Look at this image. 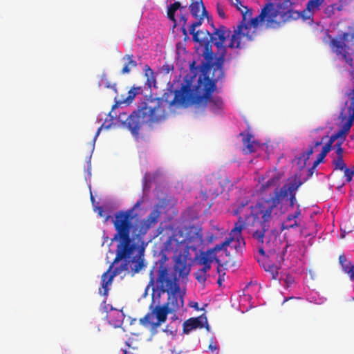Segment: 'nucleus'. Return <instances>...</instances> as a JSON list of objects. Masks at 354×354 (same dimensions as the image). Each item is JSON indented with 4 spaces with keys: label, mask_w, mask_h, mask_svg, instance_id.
<instances>
[{
    "label": "nucleus",
    "mask_w": 354,
    "mask_h": 354,
    "mask_svg": "<svg viewBox=\"0 0 354 354\" xmlns=\"http://www.w3.org/2000/svg\"><path fill=\"white\" fill-rule=\"evenodd\" d=\"M257 227H259V229H257L253 232V236L261 243L263 242V239L265 238V234L267 231L269 230L270 225H256Z\"/></svg>",
    "instance_id": "c9c22d12"
},
{
    "label": "nucleus",
    "mask_w": 354,
    "mask_h": 354,
    "mask_svg": "<svg viewBox=\"0 0 354 354\" xmlns=\"http://www.w3.org/2000/svg\"><path fill=\"white\" fill-rule=\"evenodd\" d=\"M197 27L198 26L194 23V21H192L188 25L187 31L189 32V35H192L193 41H196V39H198V36L200 35V34L204 33V31L202 30H196Z\"/></svg>",
    "instance_id": "37998d69"
},
{
    "label": "nucleus",
    "mask_w": 354,
    "mask_h": 354,
    "mask_svg": "<svg viewBox=\"0 0 354 354\" xmlns=\"http://www.w3.org/2000/svg\"><path fill=\"white\" fill-rule=\"evenodd\" d=\"M198 218V212L189 207L180 217L171 218L168 222H161L159 227L153 232L152 236L156 238L162 232H169L189 245L192 251H196L203 244V227L199 223H194Z\"/></svg>",
    "instance_id": "7ed1b4c3"
},
{
    "label": "nucleus",
    "mask_w": 354,
    "mask_h": 354,
    "mask_svg": "<svg viewBox=\"0 0 354 354\" xmlns=\"http://www.w3.org/2000/svg\"><path fill=\"white\" fill-rule=\"evenodd\" d=\"M218 55L213 53V56L205 59L210 65L212 77L215 83H218L225 75L224 64L226 62V49L217 50Z\"/></svg>",
    "instance_id": "dca6fc26"
},
{
    "label": "nucleus",
    "mask_w": 354,
    "mask_h": 354,
    "mask_svg": "<svg viewBox=\"0 0 354 354\" xmlns=\"http://www.w3.org/2000/svg\"><path fill=\"white\" fill-rule=\"evenodd\" d=\"M202 3L203 2L201 1L199 2L198 1L194 0L189 5V8L193 18L197 19V17H198L201 10V5L202 6Z\"/></svg>",
    "instance_id": "ea45409f"
},
{
    "label": "nucleus",
    "mask_w": 354,
    "mask_h": 354,
    "mask_svg": "<svg viewBox=\"0 0 354 354\" xmlns=\"http://www.w3.org/2000/svg\"><path fill=\"white\" fill-rule=\"evenodd\" d=\"M154 317H156L155 311L151 310V312L147 313L144 317L141 318L140 322L144 326H148L153 322L151 319Z\"/></svg>",
    "instance_id": "a18cd8bd"
},
{
    "label": "nucleus",
    "mask_w": 354,
    "mask_h": 354,
    "mask_svg": "<svg viewBox=\"0 0 354 354\" xmlns=\"http://www.w3.org/2000/svg\"><path fill=\"white\" fill-rule=\"evenodd\" d=\"M253 10L251 7H245V10H241L242 19L234 26V39H242L246 37L249 41L254 40L257 30L265 24L266 29H278L285 25L283 19L269 0L261 8V11L254 17H252Z\"/></svg>",
    "instance_id": "20e7f679"
},
{
    "label": "nucleus",
    "mask_w": 354,
    "mask_h": 354,
    "mask_svg": "<svg viewBox=\"0 0 354 354\" xmlns=\"http://www.w3.org/2000/svg\"><path fill=\"white\" fill-rule=\"evenodd\" d=\"M231 237H232V239H231V243H232V241H235V242H236V243H237V245H234V248H235L236 250H238V248H240L241 247V245H242L243 247H245V244H246V243H245V238L243 236V235H242V234H241V238H238V239H237V238L235 236V235H233V236H232V232H230V234H229V236H228L227 238H231Z\"/></svg>",
    "instance_id": "09e8293b"
},
{
    "label": "nucleus",
    "mask_w": 354,
    "mask_h": 354,
    "mask_svg": "<svg viewBox=\"0 0 354 354\" xmlns=\"http://www.w3.org/2000/svg\"><path fill=\"white\" fill-rule=\"evenodd\" d=\"M323 145V139L313 141L301 153L306 157V160H308L313 154L315 149Z\"/></svg>",
    "instance_id": "f704fd0d"
},
{
    "label": "nucleus",
    "mask_w": 354,
    "mask_h": 354,
    "mask_svg": "<svg viewBox=\"0 0 354 354\" xmlns=\"http://www.w3.org/2000/svg\"><path fill=\"white\" fill-rule=\"evenodd\" d=\"M201 328H205L207 332H211V327L208 323V320H207L205 313V317L203 319V322H202V324L201 326Z\"/></svg>",
    "instance_id": "0e129e2a"
},
{
    "label": "nucleus",
    "mask_w": 354,
    "mask_h": 354,
    "mask_svg": "<svg viewBox=\"0 0 354 354\" xmlns=\"http://www.w3.org/2000/svg\"><path fill=\"white\" fill-rule=\"evenodd\" d=\"M160 173L158 170L153 172L146 171L142 178V195L136 203L128 209L115 211L110 205H98L93 196L90 185V201L93 211L97 216L104 218V223L113 225L115 233L111 238V243L116 242L117 247L139 248V254L143 253L147 243L142 240L148 230L156 225L162 214H167L174 206L171 197L165 188L156 185L153 194L157 200L153 209L146 218L141 219L139 211L142 205L150 201L152 185L156 183Z\"/></svg>",
    "instance_id": "f257e3e1"
},
{
    "label": "nucleus",
    "mask_w": 354,
    "mask_h": 354,
    "mask_svg": "<svg viewBox=\"0 0 354 354\" xmlns=\"http://www.w3.org/2000/svg\"><path fill=\"white\" fill-rule=\"evenodd\" d=\"M216 239V236L214 234H209L206 236V239H204L203 234L202 233V239H203V244L198 247L197 250L196 251H194V252H197L199 250V248H203L205 245L212 243L214 239Z\"/></svg>",
    "instance_id": "8fccbe9b"
},
{
    "label": "nucleus",
    "mask_w": 354,
    "mask_h": 354,
    "mask_svg": "<svg viewBox=\"0 0 354 354\" xmlns=\"http://www.w3.org/2000/svg\"><path fill=\"white\" fill-rule=\"evenodd\" d=\"M181 277L180 276L174 275L167 283V301L171 304V308L175 309V311L178 310V300L183 291L180 288V281Z\"/></svg>",
    "instance_id": "a211bd4d"
},
{
    "label": "nucleus",
    "mask_w": 354,
    "mask_h": 354,
    "mask_svg": "<svg viewBox=\"0 0 354 354\" xmlns=\"http://www.w3.org/2000/svg\"><path fill=\"white\" fill-rule=\"evenodd\" d=\"M295 207L296 209L295 211L292 213L288 214L285 219L282 221L281 225V230L282 231L285 230L293 229L300 225L299 223L297 221V218L301 214V209L300 208V205L297 201L292 207H288L287 209V212L290 209H292Z\"/></svg>",
    "instance_id": "5701e85b"
},
{
    "label": "nucleus",
    "mask_w": 354,
    "mask_h": 354,
    "mask_svg": "<svg viewBox=\"0 0 354 354\" xmlns=\"http://www.w3.org/2000/svg\"><path fill=\"white\" fill-rule=\"evenodd\" d=\"M216 11H217V14L219 16V17H221L222 19H225L226 17L225 10H224V8L222 6V5H221L219 3L216 4Z\"/></svg>",
    "instance_id": "680f3d73"
},
{
    "label": "nucleus",
    "mask_w": 354,
    "mask_h": 354,
    "mask_svg": "<svg viewBox=\"0 0 354 354\" xmlns=\"http://www.w3.org/2000/svg\"><path fill=\"white\" fill-rule=\"evenodd\" d=\"M339 263L342 271L348 274L351 281L354 282V264L353 262L348 260L346 257L342 254L339 257Z\"/></svg>",
    "instance_id": "2f4dec72"
},
{
    "label": "nucleus",
    "mask_w": 354,
    "mask_h": 354,
    "mask_svg": "<svg viewBox=\"0 0 354 354\" xmlns=\"http://www.w3.org/2000/svg\"><path fill=\"white\" fill-rule=\"evenodd\" d=\"M186 9V6L181 5L180 1H175L167 6V17L173 23V28L178 26V10L180 12Z\"/></svg>",
    "instance_id": "bb28decb"
},
{
    "label": "nucleus",
    "mask_w": 354,
    "mask_h": 354,
    "mask_svg": "<svg viewBox=\"0 0 354 354\" xmlns=\"http://www.w3.org/2000/svg\"><path fill=\"white\" fill-rule=\"evenodd\" d=\"M251 199L249 197H245L237 199L231 205V213L233 216H245L250 214Z\"/></svg>",
    "instance_id": "a878e982"
},
{
    "label": "nucleus",
    "mask_w": 354,
    "mask_h": 354,
    "mask_svg": "<svg viewBox=\"0 0 354 354\" xmlns=\"http://www.w3.org/2000/svg\"><path fill=\"white\" fill-rule=\"evenodd\" d=\"M330 152V151L322 147V150L317 155L315 160L313 162V165L317 167L319 165L324 163L325 162L327 154Z\"/></svg>",
    "instance_id": "a19ab883"
},
{
    "label": "nucleus",
    "mask_w": 354,
    "mask_h": 354,
    "mask_svg": "<svg viewBox=\"0 0 354 354\" xmlns=\"http://www.w3.org/2000/svg\"><path fill=\"white\" fill-rule=\"evenodd\" d=\"M155 311L156 322L153 324L154 327H159L162 324L167 321V317L169 314L174 313L175 309L169 306V302L167 301L163 304H157L154 306V309H150Z\"/></svg>",
    "instance_id": "b1692460"
},
{
    "label": "nucleus",
    "mask_w": 354,
    "mask_h": 354,
    "mask_svg": "<svg viewBox=\"0 0 354 354\" xmlns=\"http://www.w3.org/2000/svg\"><path fill=\"white\" fill-rule=\"evenodd\" d=\"M332 164L335 170L344 171L348 167L343 160V156H337V158L332 161Z\"/></svg>",
    "instance_id": "79ce46f5"
},
{
    "label": "nucleus",
    "mask_w": 354,
    "mask_h": 354,
    "mask_svg": "<svg viewBox=\"0 0 354 354\" xmlns=\"http://www.w3.org/2000/svg\"><path fill=\"white\" fill-rule=\"evenodd\" d=\"M344 178L346 183H349L353 180L354 177V167H347L345 170H344Z\"/></svg>",
    "instance_id": "3c124183"
},
{
    "label": "nucleus",
    "mask_w": 354,
    "mask_h": 354,
    "mask_svg": "<svg viewBox=\"0 0 354 354\" xmlns=\"http://www.w3.org/2000/svg\"><path fill=\"white\" fill-rule=\"evenodd\" d=\"M206 34L208 36L205 35L203 37H200V35H198V39L193 41L196 44H198V46L197 47L198 54L201 55L205 59H208L209 57H212L213 56V51L212 49L213 40H212L211 32L206 30Z\"/></svg>",
    "instance_id": "aec40b11"
},
{
    "label": "nucleus",
    "mask_w": 354,
    "mask_h": 354,
    "mask_svg": "<svg viewBox=\"0 0 354 354\" xmlns=\"http://www.w3.org/2000/svg\"><path fill=\"white\" fill-rule=\"evenodd\" d=\"M225 268H216V272L218 274L217 284L219 287H221L223 282L225 281Z\"/></svg>",
    "instance_id": "864d4df0"
},
{
    "label": "nucleus",
    "mask_w": 354,
    "mask_h": 354,
    "mask_svg": "<svg viewBox=\"0 0 354 354\" xmlns=\"http://www.w3.org/2000/svg\"><path fill=\"white\" fill-rule=\"evenodd\" d=\"M114 104L111 107V110L106 115V118L104 122H112V128L121 127L128 129L136 141H139L140 139V131L141 129V125L140 122H136V120L133 121L130 119V114L125 120L121 119V113L118 115L115 111L116 109H113Z\"/></svg>",
    "instance_id": "9b49d317"
},
{
    "label": "nucleus",
    "mask_w": 354,
    "mask_h": 354,
    "mask_svg": "<svg viewBox=\"0 0 354 354\" xmlns=\"http://www.w3.org/2000/svg\"><path fill=\"white\" fill-rule=\"evenodd\" d=\"M254 138L252 133H248L245 138H243V142L245 147V151L246 153H252L257 151H262L265 152V156L269 158V146L266 142L261 143L259 140H252Z\"/></svg>",
    "instance_id": "412c9836"
},
{
    "label": "nucleus",
    "mask_w": 354,
    "mask_h": 354,
    "mask_svg": "<svg viewBox=\"0 0 354 354\" xmlns=\"http://www.w3.org/2000/svg\"><path fill=\"white\" fill-rule=\"evenodd\" d=\"M238 217L237 222L235 223L234 227L231 230L232 236L235 235L238 238H241V232L248 225H252V219L249 214L243 216H236Z\"/></svg>",
    "instance_id": "c85d7f7f"
},
{
    "label": "nucleus",
    "mask_w": 354,
    "mask_h": 354,
    "mask_svg": "<svg viewBox=\"0 0 354 354\" xmlns=\"http://www.w3.org/2000/svg\"><path fill=\"white\" fill-rule=\"evenodd\" d=\"M212 262H210L209 261H207V262H205L204 263L201 264L202 268H200V270L203 273H208V272L212 268Z\"/></svg>",
    "instance_id": "4d7b16f0"
},
{
    "label": "nucleus",
    "mask_w": 354,
    "mask_h": 354,
    "mask_svg": "<svg viewBox=\"0 0 354 354\" xmlns=\"http://www.w3.org/2000/svg\"><path fill=\"white\" fill-rule=\"evenodd\" d=\"M158 236L160 242L155 245L153 252L160 259L150 271V284L155 283V274L165 277L180 276L183 283L187 282L193 264L191 247L169 232H162Z\"/></svg>",
    "instance_id": "f03ea898"
},
{
    "label": "nucleus",
    "mask_w": 354,
    "mask_h": 354,
    "mask_svg": "<svg viewBox=\"0 0 354 354\" xmlns=\"http://www.w3.org/2000/svg\"><path fill=\"white\" fill-rule=\"evenodd\" d=\"M231 238H225V239L220 243L216 244L214 246L212 247V252H214L216 254L221 251L225 250L227 252V247L231 244Z\"/></svg>",
    "instance_id": "58836bf2"
},
{
    "label": "nucleus",
    "mask_w": 354,
    "mask_h": 354,
    "mask_svg": "<svg viewBox=\"0 0 354 354\" xmlns=\"http://www.w3.org/2000/svg\"><path fill=\"white\" fill-rule=\"evenodd\" d=\"M136 251L139 252V248H120L117 247L115 250L116 257L113 261V263L121 262L120 265L113 268L111 271V279H114L116 276L119 275L122 271L128 270L129 267L131 266V261L133 260L132 254L136 253Z\"/></svg>",
    "instance_id": "ddd939ff"
},
{
    "label": "nucleus",
    "mask_w": 354,
    "mask_h": 354,
    "mask_svg": "<svg viewBox=\"0 0 354 354\" xmlns=\"http://www.w3.org/2000/svg\"><path fill=\"white\" fill-rule=\"evenodd\" d=\"M294 205L280 187L268 195L259 196L255 204L250 207L252 226L270 225L274 216L286 214L287 209Z\"/></svg>",
    "instance_id": "39448f33"
},
{
    "label": "nucleus",
    "mask_w": 354,
    "mask_h": 354,
    "mask_svg": "<svg viewBox=\"0 0 354 354\" xmlns=\"http://www.w3.org/2000/svg\"><path fill=\"white\" fill-rule=\"evenodd\" d=\"M105 88L112 89L117 95H118V91L117 88L116 83L111 84L109 82H106V83L105 84Z\"/></svg>",
    "instance_id": "774afa93"
},
{
    "label": "nucleus",
    "mask_w": 354,
    "mask_h": 354,
    "mask_svg": "<svg viewBox=\"0 0 354 354\" xmlns=\"http://www.w3.org/2000/svg\"><path fill=\"white\" fill-rule=\"evenodd\" d=\"M348 134L344 135L342 138H339L337 141L334 144L333 150L337 156H343L344 148L342 147L344 142L346 140Z\"/></svg>",
    "instance_id": "4c0bfd02"
},
{
    "label": "nucleus",
    "mask_w": 354,
    "mask_h": 354,
    "mask_svg": "<svg viewBox=\"0 0 354 354\" xmlns=\"http://www.w3.org/2000/svg\"><path fill=\"white\" fill-rule=\"evenodd\" d=\"M176 80L167 83V89L162 97H153L151 92L149 95H143L138 102L136 109L130 113V119L133 121L140 122L141 128L147 123L159 122L166 119L165 111L162 108L164 102H170L168 98L173 94L175 97Z\"/></svg>",
    "instance_id": "0eeeda50"
},
{
    "label": "nucleus",
    "mask_w": 354,
    "mask_h": 354,
    "mask_svg": "<svg viewBox=\"0 0 354 354\" xmlns=\"http://www.w3.org/2000/svg\"><path fill=\"white\" fill-rule=\"evenodd\" d=\"M105 88L112 89L117 95H118V91L117 88L116 83L111 84L109 82H106V83L105 84Z\"/></svg>",
    "instance_id": "338daca9"
},
{
    "label": "nucleus",
    "mask_w": 354,
    "mask_h": 354,
    "mask_svg": "<svg viewBox=\"0 0 354 354\" xmlns=\"http://www.w3.org/2000/svg\"><path fill=\"white\" fill-rule=\"evenodd\" d=\"M325 2L322 0H308L306 3V8L296 12V20L301 19L306 22L309 20L310 25L314 23V15L320 11Z\"/></svg>",
    "instance_id": "f3484780"
},
{
    "label": "nucleus",
    "mask_w": 354,
    "mask_h": 354,
    "mask_svg": "<svg viewBox=\"0 0 354 354\" xmlns=\"http://www.w3.org/2000/svg\"><path fill=\"white\" fill-rule=\"evenodd\" d=\"M204 317L205 313H203L198 317H190L185 320L183 324V333L188 335L192 331L195 330L197 328L201 329V326Z\"/></svg>",
    "instance_id": "cd10ccee"
},
{
    "label": "nucleus",
    "mask_w": 354,
    "mask_h": 354,
    "mask_svg": "<svg viewBox=\"0 0 354 354\" xmlns=\"http://www.w3.org/2000/svg\"><path fill=\"white\" fill-rule=\"evenodd\" d=\"M203 248H200L199 250L196 253V263L198 265H201L205 262H207V258L205 251L203 250Z\"/></svg>",
    "instance_id": "de8ad7c7"
},
{
    "label": "nucleus",
    "mask_w": 354,
    "mask_h": 354,
    "mask_svg": "<svg viewBox=\"0 0 354 354\" xmlns=\"http://www.w3.org/2000/svg\"><path fill=\"white\" fill-rule=\"evenodd\" d=\"M124 317L125 315L122 310L116 309L109 314H107L106 318L110 325L113 326L114 328H119L123 324Z\"/></svg>",
    "instance_id": "c756f323"
},
{
    "label": "nucleus",
    "mask_w": 354,
    "mask_h": 354,
    "mask_svg": "<svg viewBox=\"0 0 354 354\" xmlns=\"http://www.w3.org/2000/svg\"><path fill=\"white\" fill-rule=\"evenodd\" d=\"M138 253V257L135 255V253L132 254L133 256V260L131 261V264H133V266L131 267V270L134 273L139 272L142 269H143L145 267H146V263L145 262L144 259V253L139 254L138 251H136ZM145 252V250L143 251Z\"/></svg>",
    "instance_id": "473e14b6"
},
{
    "label": "nucleus",
    "mask_w": 354,
    "mask_h": 354,
    "mask_svg": "<svg viewBox=\"0 0 354 354\" xmlns=\"http://www.w3.org/2000/svg\"><path fill=\"white\" fill-rule=\"evenodd\" d=\"M279 15V18L286 23L290 20H296L295 10L297 6H301L305 0H269Z\"/></svg>",
    "instance_id": "f8f14e48"
},
{
    "label": "nucleus",
    "mask_w": 354,
    "mask_h": 354,
    "mask_svg": "<svg viewBox=\"0 0 354 354\" xmlns=\"http://www.w3.org/2000/svg\"><path fill=\"white\" fill-rule=\"evenodd\" d=\"M207 261L213 263L214 259L217 256L214 252H212L211 248H209L206 251H205Z\"/></svg>",
    "instance_id": "13d9d810"
},
{
    "label": "nucleus",
    "mask_w": 354,
    "mask_h": 354,
    "mask_svg": "<svg viewBox=\"0 0 354 354\" xmlns=\"http://www.w3.org/2000/svg\"><path fill=\"white\" fill-rule=\"evenodd\" d=\"M188 17H189L188 13H183V12L180 13V20L178 21V24L180 23H182V26L180 27H186L187 22L188 20Z\"/></svg>",
    "instance_id": "bf43d9fd"
},
{
    "label": "nucleus",
    "mask_w": 354,
    "mask_h": 354,
    "mask_svg": "<svg viewBox=\"0 0 354 354\" xmlns=\"http://www.w3.org/2000/svg\"><path fill=\"white\" fill-rule=\"evenodd\" d=\"M218 92L217 83H212L178 103L176 106L183 108L194 106L196 109L202 108L203 109L207 108L214 115L224 116L226 113L224 101L221 97L214 95Z\"/></svg>",
    "instance_id": "6e6552de"
},
{
    "label": "nucleus",
    "mask_w": 354,
    "mask_h": 354,
    "mask_svg": "<svg viewBox=\"0 0 354 354\" xmlns=\"http://www.w3.org/2000/svg\"><path fill=\"white\" fill-rule=\"evenodd\" d=\"M106 297H105V299L103 300V301L101 304V309L103 310V312H105L107 314H109L112 311L115 310L116 308L113 307V306L111 304H106Z\"/></svg>",
    "instance_id": "5fc2aeb1"
},
{
    "label": "nucleus",
    "mask_w": 354,
    "mask_h": 354,
    "mask_svg": "<svg viewBox=\"0 0 354 354\" xmlns=\"http://www.w3.org/2000/svg\"><path fill=\"white\" fill-rule=\"evenodd\" d=\"M185 295V290H183V291L178 298V310L184 306Z\"/></svg>",
    "instance_id": "e2e57ef3"
},
{
    "label": "nucleus",
    "mask_w": 354,
    "mask_h": 354,
    "mask_svg": "<svg viewBox=\"0 0 354 354\" xmlns=\"http://www.w3.org/2000/svg\"><path fill=\"white\" fill-rule=\"evenodd\" d=\"M294 161L297 166L298 170L301 171L306 167L308 160H306V157L301 153L295 156Z\"/></svg>",
    "instance_id": "c03bdc74"
},
{
    "label": "nucleus",
    "mask_w": 354,
    "mask_h": 354,
    "mask_svg": "<svg viewBox=\"0 0 354 354\" xmlns=\"http://www.w3.org/2000/svg\"><path fill=\"white\" fill-rule=\"evenodd\" d=\"M208 349L211 352H214V351L218 352L219 351L220 347L217 344V339L214 333H213L212 337L210 339V343L209 344Z\"/></svg>",
    "instance_id": "603ef678"
},
{
    "label": "nucleus",
    "mask_w": 354,
    "mask_h": 354,
    "mask_svg": "<svg viewBox=\"0 0 354 354\" xmlns=\"http://www.w3.org/2000/svg\"><path fill=\"white\" fill-rule=\"evenodd\" d=\"M174 68V66L173 65H170L167 63H165L164 64L162 67H161V70L165 73V74H168L169 73V72H171V71H173Z\"/></svg>",
    "instance_id": "69168bd1"
},
{
    "label": "nucleus",
    "mask_w": 354,
    "mask_h": 354,
    "mask_svg": "<svg viewBox=\"0 0 354 354\" xmlns=\"http://www.w3.org/2000/svg\"><path fill=\"white\" fill-rule=\"evenodd\" d=\"M213 32L212 34V40H213V45L217 50L227 49L230 48L232 49H241L243 44H241V39H233L234 35V26L233 27V32L225 26L220 25L216 28L214 24H212Z\"/></svg>",
    "instance_id": "1a4fd4ad"
},
{
    "label": "nucleus",
    "mask_w": 354,
    "mask_h": 354,
    "mask_svg": "<svg viewBox=\"0 0 354 354\" xmlns=\"http://www.w3.org/2000/svg\"><path fill=\"white\" fill-rule=\"evenodd\" d=\"M316 168L313 165L308 167L304 177H301L299 173L295 174L288 177L280 187L294 204L297 203V194L299 187L313 176Z\"/></svg>",
    "instance_id": "9d476101"
},
{
    "label": "nucleus",
    "mask_w": 354,
    "mask_h": 354,
    "mask_svg": "<svg viewBox=\"0 0 354 354\" xmlns=\"http://www.w3.org/2000/svg\"><path fill=\"white\" fill-rule=\"evenodd\" d=\"M324 12L326 15V17L329 19H331L335 15V10L331 5H328L326 7H325Z\"/></svg>",
    "instance_id": "6e6d98bb"
},
{
    "label": "nucleus",
    "mask_w": 354,
    "mask_h": 354,
    "mask_svg": "<svg viewBox=\"0 0 354 354\" xmlns=\"http://www.w3.org/2000/svg\"><path fill=\"white\" fill-rule=\"evenodd\" d=\"M189 306L193 308L194 310L197 311H203L205 310L207 304H204L203 307L200 308L198 306V303L196 301H189Z\"/></svg>",
    "instance_id": "052dcab7"
},
{
    "label": "nucleus",
    "mask_w": 354,
    "mask_h": 354,
    "mask_svg": "<svg viewBox=\"0 0 354 354\" xmlns=\"http://www.w3.org/2000/svg\"><path fill=\"white\" fill-rule=\"evenodd\" d=\"M337 115L335 114L333 115V120L335 121L336 125L338 127V129L335 131L330 136H329L328 133L324 136H323L321 139H323V144L322 147L325 148L326 149L331 151L333 150L334 145L333 143L335 141H337L339 138L344 136L345 134H348L351 129V122L347 121L344 118L342 119H337Z\"/></svg>",
    "instance_id": "4468645a"
},
{
    "label": "nucleus",
    "mask_w": 354,
    "mask_h": 354,
    "mask_svg": "<svg viewBox=\"0 0 354 354\" xmlns=\"http://www.w3.org/2000/svg\"><path fill=\"white\" fill-rule=\"evenodd\" d=\"M144 73L145 76L147 77V80L145 84V86H137L133 85L131 88L136 91V95H143V91L144 88H157V81H156V76L157 73L148 65L146 64L144 66Z\"/></svg>",
    "instance_id": "393cba45"
},
{
    "label": "nucleus",
    "mask_w": 354,
    "mask_h": 354,
    "mask_svg": "<svg viewBox=\"0 0 354 354\" xmlns=\"http://www.w3.org/2000/svg\"><path fill=\"white\" fill-rule=\"evenodd\" d=\"M189 72L180 80V75L175 76L178 84L176 88L175 97L171 100V107L188 97L214 83L213 77H209L211 65L204 59L201 63L193 59L189 64Z\"/></svg>",
    "instance_id": "423d86ee"
},
{
    "label": "nucleus",
    "mask_w": 354,
    "mask_h": 354,
    "mask_svg": "<svg viewBox=\"0 0 354 354\" xmlns=\"http://www.w3.org/2000/svg\"><path fill=\"white\" fill-rule=\"evenodd\" d=\"M112 265L110 266L109 269L104 272L102 275L101 279V288L103 290L102 291L100 289V294L104 297H107L109 292V286L112 284L114 279H111V270L112 268Z\"/></svg>",
    "instance_id": "7c9ffc66"
},
{
    "label": "nucleus",
    "mask_w": 354,
    "mask_h": 354,
    "mask_svg": "<svg viewBox=\"0 0 354 354\" xmlns=\"http://www.w3.org/2000/svg\"><path fill=\"white\" fill-rule=\"evenodd\" d=\"M194 276L196 280L201 284H205L207 278L210 277L209 274L208 273L201 272L200 268H198V270L194 273Z\"/></svg>",
    "instance_id": "49530a36"
},
{
    "label": "nucleus",
    "mask_w": 354,
    "mask_h": 354,
    "mask_svg": "<svg viewBox=\"0 0 354 354\" xmlns=\"http://www.w3.org/2000/svg\"><path fill=\"white\" fill-rule=\"evenodd\" d=\"M171 277H155V283L151 284L152 286V301L149 309H154V304H160L161 295L165 292L167 293V283Z\"/></svg>",
    "instance_id": "6ab92c4d"
},
{
    "label": "nucleus",
    "mask_w": 354,
    "mask_h": 354,
    "mask_svg": "<svg viewBox=\"0 0 354 354\" xmlns=\"http://www.w3.org/2000/svg\"><path fill=\"white\" fill-rule=\"evenodd\" d=\"M137 96L136 91L131 88L128 91V95L126 98L122 100L118 99L117 95L114 97V107L113 109H118L120 106L125 104L127 106L130 105Z\"/></svg>",
    "instance_id": "72a5a7b5"
},
{
    "label": "nucleus",
    "mask_w": 354,
    "mask_h": 354,
    "mask_svg": "<svg viewBox=\"0 0 354 354\" xmlns=\"http://www.w3.org/2000/svg\"><path fill=\"white\" fill-rule=\"evenodd\" d=\"M113 124L112 122H109V123H107V122H103L101 126L97 129L95 136H94V138L93 139V148L91 149V151L90 153V160H91V158H92V153L94 151V149H95V141L97 138V137L99 136V135L100 134V132L105 129V130H109L111 129V125ZM91 176V172L90 171V176Z\"/></svg>",
    "instance_id": "e433bc0d"
},
{
    "label": "nucleus",
    "mask_w": 354,
    "mask_h": 354,
    "mask_svg": "<svg viewBox=\"0 0 354 354\" xmlns=\"http://www.w3.org/2000/svg\"><path fill=\"white\" fill-rule=\"evenodd\" d=\"M337 115L335 114L333 115V120L335 121L336 125L338 127V129L335 131L330 136H329L328 133L324 136H323L321 139H323V144L322 147L325 148L326 149L331 151L333 150L334 145L333 143L335 141H337L339 138L344 136L345 134H348L351 129V122L347 121L344 118L342 119H337Z\"/></svg>",
    "instance_id": "2eb2a0df"
},
{
    "label": "nucleus",
    "mask_w": 354,
    "mask_h": 354,
    "mask_svg": "<svg viewBox=\"0 0 354 354\" xmlns=\"http://www.w3.org/2000/svg\"><path fill=\"white\" fill-rule=\"evenodd\" d=\"M281 178L279 175L274 174L266 180V178L262 175L258 177V188L257 193L259 195L263 194L267 192L270 189L274 187L272 191L277 188L281 187L280 185Z\"/></svg>",
    "instance_id": "4be33fe9"
}]
</instances>
